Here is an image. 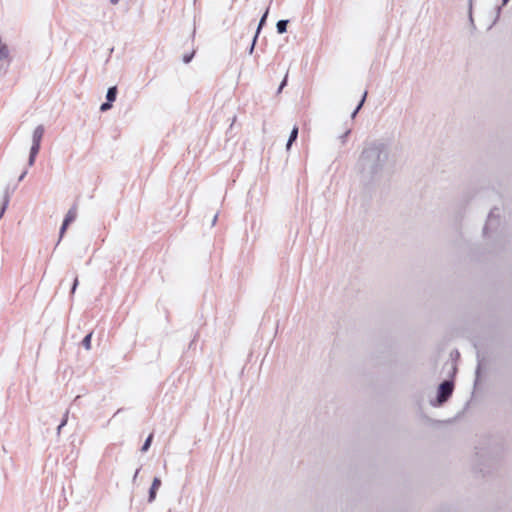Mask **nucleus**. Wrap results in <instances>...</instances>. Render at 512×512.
<instances>
[{
	"label": "nucleus",
	"mask_w": 512,
	"mask_h": 512,
	"mask_svg": "<svg viewBox=\"0 0 512 512\" xmlns=\"http://www.w3.org/2000/svg\"><path fill=\"white\" fill-rule=\"evenodd\" d=\"M509 0H503V3H507Z\"/></svg>",
	"instance_id": "f3484780"
},
{
	"label": "nucleus",
	"mask_w": 512,
	"mask_h": 512,
	"mask_svg": "<svg viewBox=\"0 0 512 512\" xmlns=\"http://www.w3.org/2000/svg\"><path fill=\"white\" fill-rule=\"evenodd\" d=\"M43 135H44V128H43V126L36 127L34 132H33V145L31 147V152H30V164L33 163L36 155L39 152L40 143H41V140L43 138Z\"/></svg>",
	"instance_id": "f257e3e1"
},
{
	"label": "nucleus",
	"mask_w": 512,
	"mask_h": 512,
	"mask_svg": "<svg viewBox=\"0 0 512 512\" xmlns=\"http://www.w3.org/2000/svg\"><path fill=\"white\" fill-rule=\"evenodd\" d=\"M453 391V384L449 381L443 382L439 387L438 399L440 402L446 401Z\"/></svg>",
	"instance_id": "f03ea898"
},
{
	"label": "nucleus",
	"mask_w": 512,
	"mask_h": 512,
	"mask_svg": "<svg viewBox=\"0 0 512 512\" xmlns=\"http://www.w3.org/2000/svg\"><path fill=\"white\" fill-rule=\"evenodd\" d=\"M366 94H367V93L365 92V93H364V96H363V99H362V101H361V103L359 104V106H357L356 111H358V110L360 109V107H361L362 103L364 102V99H365V97H366Z\"/></svg>",
	"instance_id": "4468645a"
},
{
	"label": "nucleus",
	"mask_w": 512,
	"mask_h": 512,
	"mask_svg": "<svg viewBox=\"0 0 512 512\" xmlns=\"http://www.w3.org/2000/svg\"><path fill=\"white\" fill-rule=\"evenodd\" d=\"M193 54H194V53H191L190 55H185V56L183 57V61H184L185 63L190 62V60H191V59H192V57H193Z\"/></svg>",
	"instance_id": "f8f14e48"
},
{
	"label": "nucleus",
	"mask_w": 512,
	"mask_h": 512,
	"mask_svg": "<svg viewBox=\"0 0 512 512\" xmlns=\"http://www.w3.org/2000/svg\"><path fill=\"white\" fill-rule=\"evenodd\" d=\"M77 285H78V278H75L74 283H73V287H72V293L75 292Z\"/></svg>",
	"instance_id": "ddd939ff"
},
{
	"label": "nucleus",
	"mask_w": 512,
	"mask_h": 512,
	"mask_svg": "<svg viewBox=\"0 0 512 512\" xmlns=\"http://www.w3.org/2000/svg\"><path fill=\"white\" fill-rule=\"evenodd\" d=\"M267 15H268V9L265 11L264 15L262 16V18H261V20L259 22V26H258V29H257V34L259 33L260 29L264 25V23L266 21V18H267Z\"/></svg>",
	"instance_id": "9d476101"
},
{
	"label": "nucleus",
	"mask_w": 512,
	"mask_h": 512,
	"mask_svg": "<svg viewBox=\"0 0 512 512\" xmlns=\"http://www.w3.org/2000/svg\"><path fill=\"white\" fill-rule=\"evenodd\" d=\"M110 2L115 5L119 2V0H110Z\"/></svg>",
	"instance_id": "dca6fc26"
},
{
	"label": "nucleus",
	"mask_w": 512,
	"mask_h": 512,
	"mask_svg": "<svg viewBox=\"0 0 512 512\" xmlns=\"http://www.w3.org/2000/svg\"><path fill=\"white\" fill-rule=\"evenodd\" d=\"M297 136H298V127L295 126L293 128V130L291 131L289 140L287 142V149H289L290 146L292 145V143L297 139Z\"/></svg>",
	"instance_id": "39448f33"
},
{
	"label": "nucleus",
	"mask_w": 512,
	"mask_h": 512,
	"mask_svg": "<svg viewBox=\"0 0 512 512\" xmlns=\"http://www.w3.org/2000/svg\"><path fill=\"white\" fill-rule=\"evenodd\" d=\"M91 339H92V332L86 335L82 341V345L85 347L86 350L91 349Z\"/></svg>",
	"instance_id": "6e6552de"
},
{
	"label": "nucleus",
	"mask_w": 512,
	"mask_h": 512,
	"mask_svg": "<svg viewBox=\"0 0 512 512\" xmlns=\"http://www.w3.org/2000/svg\"><path fill=\"white\" fill-rule=\"evenodd\" d=\"M116 94H117V88L116 87H111L108 89V92H107V100L109 102H113L116 98Z\"/></svg>",
	"instance_id": "0eeeda50"
},
{
	"label": "nucleus",
	"mask_w": 512,
	"mask_h": 512,
	"mask_svg": "<svg viewBox=\"0 0 512 512\" xmlns=\"http://www.w3.org/2000/svg\"><path fill=\"white\" fill-rule=\"evenodd\" d=\"M160 486H161V480L159 478L155 477L152 482L150 492H149V502L154 501V499L156 498L157 490L159 489Z\"/></svg>",
	"instance_id": "20e7f679"
},
{
	"label": "nucleus",
	"mask_w": 512,
	"mask_h": 512,
	"mask_svg": "<svg viewBox=\"0 0 512 512\" xmlns=\"http://www.w3.org/2000/svg\"><path fill=\"white\" fill-rule=\"evenodd\" d=\"M110 108H111V104H110V102L108 101V102L103 103V104L101 105L100 110H101V111H106V110H108V109H110Z\"/></svg>",
	"instance_id": "9b49d317"
},
{
	"label": "nucleus",
	"mask_w": 512,
	"mask_h": 512,
	"mask_svg": "<svg viewBox=\"0 0 512 512\" xmlns=\"http://www.w3.org/2000/svg\"><path fill=\"white\" fill-rule=\"evenodd\" d=\"M152 439H153V434H150L148 436V438L146 439L143 447H142V451L145 452L149 449L150 445H151V442H152Z\"/></svg>",
	"instance_id": "1a4fd4ad"
},
{
	"label": "nucleus",
	"mask_w": 512,
	"mask_h": 512,
	"mask_svg": "<svg viewBox=\"0 0 512 512\" xmlns=\"http://www.w3.org/2000/svg\"><path fill=\"white\" fill-rule=\"evenodd\" d=\"M286 85V78L283 80V82L281 83L280 87H279V92L282 90V88Z\"/></svg>",
	"instance_id": "2eb2a0df"
},
{
	"label": "nucleus",
	"mask_w": 512,
	"mask_h": 512,
	"mask_svg": "<svg viewBox=\"0 0 512 512\" xmlns=\"http://www.w3.org/2000/svg\"><path fill=\"white\" fill-rule=\"evenodd\" d=\"M287 24H288L287 20L278 21L277 25H276L278 33L282 34V33L286 32Z\"/></svg>",
	"instance_id": "423d86ee"
},
{
	"label": "nucleus",
	"mask_w": 512,
	"mask_h": 512,
	"mask_svg": "<svg viewBox=\"0 0 512 512\" xmlns=\"http://www.w3.org/2000/svg\"><path fill=\"white\" fill-rule=\"evenodd\" d=\"M76 216H77V207L73 206L68 211V213L66 214V217H65V219L63 221V224H62V227H61V231H60V236L61 237L63 236L65 230L68 227V225L75 220Z\"/></svg>",
	"instance_id": "7ed1b4c3"
}]
</instances>
